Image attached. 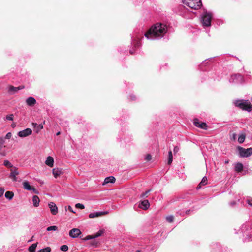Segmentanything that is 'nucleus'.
I'll list each match as a JSON object with an SVG mask.
<instances>
[{
    "label": "nucleus",
    "mask_w": 252,
    "mask_h": 252,
    "mask_svg": "<svg viewBox=\"0 0 252 252\" xmlns=\"http://www.w3.org/2000/svg\"><path fill=\"white\" fill-rule=\"evenodd\" d=\"M167 28L166 25L161 23H156L152 26L144 34L147 38H157L163 36L167 32Z\"/></svg>",
    "instance_id": "1"
},
{
    "label": "nucleus",
    "mask_w": 252,
    "mask_h": 252,
    "mask_svg": "<svg viewBox=\"0 0 252 252\" xmlns=\"http://www.w3.org/2000/svg\"><path fill=\"white\" fill-rule=\"evenodd\" d=\"M235 105L239 108L248 112H250L252 110V105L248 100H237L235 102Z\"/></svg>",
    "instance_id": "2"
},
{
    "label": "nucleus",
    "mask_w": 252,
    "mask_h": 252,
    "mask_svg": "<svg viewBox=\"0 0 252 252\" xmlns=\"http://www.w3.org/2000/svg\"><path fill=\"white\" fill-rule=\"evenodd\" d=\"M183 3L190 8L194 9H198L202 5L201 0H183Z\"/></svg>",
    "instance_id": "3"
},
{
    "label": "nucleus",
    "mask_w": 252,
    "mask_h": 252,
    "mask_svg": "<svg viewBox=\"0 0 252 252\" xmlns=\"http://www.w3.org/2000/svg\"><path fill=\"white\" fill-rule=\"evenodd\" d=\"M212 18V14L211 12L205 11L202 16V23L204 26L208 27L211 25Z\"/></svg>",
    "instance_id": "4"
},
{
    "label": "nucleus",
    "mask_w": 252,
    "mask_h": 252,
    "mask_svg": "<svg viewBox=\"0 0 252 252\" xmlns=\"http://www.w3.org/2000/svg\"><path fill=\"white\" fill-rule=\"evenodd\" d=\"M239 155L242 157H248L252 154V148L245 149L241 147H238Z\"/></svg>",
    "instance_id": "5"
},
{
    "label": "nucleus",
    "mask_w": 252,
    "mask_h": 252,
    "mask_svg": "<svg viewBox=\"0 0 252 252\" xmlns=\"http://www.w3.org/2000/svg\"><path fill=\"white\" fill-rule=\"evenodd\" d=\"M10 171H11V172H10L9 177L13 181H16L17 178H16V176L19 174V172L18 171V169L16 167H14L11 169Z\"/></svg>",
    "instance_id": "6"
},
{
    "label": "nucleus",
    "mask_w": 252,
    "mask_h": 252,
    "mask_svg": "<svg viewBox=\"0 0 252 252\" xmlns=\"http://www.w3.org/2000/svg\"><path fill=\"white\" fill-rule=\"evenodd\" d=\"M81 234V231L78 228H73L69 232V235L72 238H76Z\"/></svg>",
    "instance_id": "7"
},
{
    "label": "nucleus",
    "mask_w": 252,
    "mask_h": 252,
    "mask_svg": "<svg viewBox=\"0 0 252 252\" xmlns=\"http://www.w3.org/2000/svg\"><path fill=\"white\" fill-rule=\"evenodd\" d=\"M32 133V130L30 128H26L24 130L18 132V135L20 137H25L31 135Z\"/></svg>",
    "instance_id": "8"
},
{
    "label": "nucleus",
    "mask_w": 252,
    "mask_h": 252,
    "mask_svg": "<svg viewBox=\"0 0 252 252\" xmlns=\"http://www.w3.org/2000/svg\"><path fill=\"white\" fill-rule=\"evenodd\" d=\"M150 206V203L148 200H144L140 201L138 205V207L144 210H146L149 208Z\"/></svg>",
    "instance_id": "9"
},
{
    "label": "nucleus",
    "mask_w": 252,
    "mask_h": 252,
    "mask_svg": "<svg viewBox=\"0 0 252 252\" xmlns=\"http://www.w3.org/2000/svg\"><path fill=\"white\" fill-rule=\"evenodd\" d=\"M48 206L50 209L51 213L55 215L58 213V210L56 205L52 202L49 203Z\"/></svg>",
    "instance_id": "10"
},
{
    "label": "nucleus",
    "mask_w": 252,
    "mask_h": 252,
    "mask_svg": "<svg viewBox=\"0 0 252 252\" xmlns=\"http://www.w3.org/2000/svg\"><path fill=\"white\" fill-rule=\"evenodd\" d=\"M107 214L108 212L106 211L92 213H90L89 215V218L92 219L95 217H99L106 215Z\"/></svg>",
    "instance_id": "11"
},
{
    "label": "nucleus",
    "mask_w": 252,
    "mask_h": 252,
    "mask_svg": "<svg viewBox=\"0 0 252 252\" xmlns=\"http://www.w3.org/2000/svg\"><path fill=\"white\" fill-rule=\"evenodd\" d=\"M26 102L28 106H33L36 104V101L34 98L29 97L26 99Z\"/></svg>",
    "instance_id": "12"
},
{
    "label": "nucleus",
    "mask_w": 252,
    "mask_h": 252,
    "mask_svg": "<svg viewBox=\"0 0 252 252\" xmlns=\"http://www.w3.org/2000/svg\"><path fill=\"white\" fill-rule=\"evenodd\" d=\"M32 125L34 127V131L37 133H38L43 128L42 124L38 125L37 123H32Z\"/></svg>",
    "instance_id": "13"
},
{
    "label": "nucleus",
    "mask_w": 252,
    "mask_h": 252,
    "mask_svg": "<svg viewBox=\"0 0 252 252\" xmlns=\"http://www.w3.org/2000/svg\"><path fill=\"white\" fill-rule=\"evenodd\" d=\"M63 172L62 170L60 168H57L53 169V174L55 178H57L61 175L63 174Z\"/></svg>",
    "instance_id": "14"
},
{
    "label": "nucleus",
    "mask_w": 252,
    "mask_h": 252,
    "mask_svg": "<svg viewBox=\"0 0 252 252\" xmlns=\"http://www.w3.org/2000/svg\"><path fill=\"white\" fill-rule=\"evenodd\" d=\"M45 163L47 165L50 167H53L54 165V159L53 157L51 156H48L46 160L45 161Z\"/></svg>",
    "instance_id": "15"
},
{
    "label": "nucleus",
    "mask_w": 252,
    "mask_h": 252,
    "mask_svg": "<svg viewBox=\"0 0 252 252\" xmlns=\"http://www.w3.org/2000/svg\"><path fill=\"white\" fill-rule=\"evenodd\" d=\"M40 199L37 195H34L32 197V202L33 206L35 207H38L39 205Z\"/></svg>",
    "instance_id": "16"
},
{
    "label": "nucleus",
    "mask_w": 252,
    "mask_h": 252,
    "mask_svg": "<svg viewBox=\"0 0 252 252\" xmlns=\"http://www.w3.org/2000/svg\"><path fill=\"white\" fill-rule=\"evenodd\" d=\"M115 182V178L113 176H110L106 177L104 181L103 185H105L108 183H113Z\"/></svg>",
    "instance_id": "17"
},
{
    "label": "nucleus",
    "mask_w": 252,
    "mask_h": 252,
    "mask_svg": "<svg viewBox=\"0 0 252 252\" xmlns=\"http://www.w3.org/2000/svg\"><path fill=\"white\" fill-rule=\"evenodd\" d=\"M4 143V140L2 138H0V151H1L2 148L3 147V144ZM0 154L2 156H5L6 154L5 151L0 152Z\"/></svg>",
    "instance_id": "18"
},
{
    "label": "nucleus",
    "mask_w": 252,
    "mask_h": 252,
    "mask_svg": "<svg viewBox=\"0 0 252 252\" xmlns=\"http://www.w3.org/2000/svg\"><path fill=\"white\" fill-rule=\"evenodd\" d=\"M17 91H18L17 87H14L12 85H9L8 86V92L9 94H14L15 93H16Z\"/></svg>",
    "instance_id": "19"
},
{
    "label": "nucleus",
    "mask_w": 252,
    "mask_h": 252,
    "mask_svg": "<svg viewBox=\"0 0 252 252\" xmlns=\"http://www.w3.org/2000/svg\"><path fill=\"white\" fill-rule=\"evenodd\" d=\"M207 184V179L206 177H204L201 182L199 184V185L197 186L196 189H199L201 188L202 186H204Z\"/></svg>",
    "instance_id": "20"
},
{
    "label": "nucleus",
    "mask_w": 252,
    "mask_h": 252,
    "mask_svg": "<svg viewBox=\"0 0 252 252\" xmlns=\"http://www.w3.org/2000/svg\"><path fill=\"white\" fill-rule=\"evenodd\" d=\"M24 188L27 190H32V186H31L28 181H24L23 183Z\"/></svg>",
    "instance_id": "21"
},
{
    "label": "nucleus",
    "mask_w": 252,
    "mask_h": 252,
    "mask_svg": "<svg viewBox=\"0 0 252 252\" xmlns=\"http://www.w3.org/2000/svg\"><path fill=\"white\" fill-rule=\"evenodd\" d=\"M235 169L236 171L240 172L243 170V165L241 163H238L236 164Z\"/></svg>",
    "instance_id": "22"
},
{
    "label": "nucleus",
    "mask_w": 252,
    "mask_h": 252,
    "mask_svg": "<svg viewBox=\"0 0 252 252\" xmlns=\"http://www.w3.org/2000/svg\"><path fill=\"white\" fill-rule=\"evenodd\" d=\"M5 196L6 198L11 200L14 196V193L12 191H7L5 193Z\"/></svg>",
    "instance_id": "23"
},
{
    "label": "nucleus",
    "mask_w": 252,
    "mask_h": 252,
    "mask_svg": "<svg viewBox=\"0 0 252 252\" xmlns=\"http://www.w3.org/2000/svg\"><path fill=\"white\" fill-rule=\"evenodd\" d=\"M37 246V243L32 244L31 246H30L28 248L29 252H35Z\"/></svg>",
    "instance_id": "24"
},
{
    "label": "nucleus",
    "mask_w": 252,
    "mask_h": 252,
    "mask_svg": "<svg viewBox=\"0 0 252 252\" xmlns=\"http://www.w3.org/2000/svg\"><path fill=\"white\" fill-rule=\"evenodd\" d=\"M173 161V155L171 151L168 152V164L170 165Z\"/></svg>",
    "instance_id": "25"
},
{
    "label": "nucleus",
    "mask_w": 252,
    "mask_h": 252,
    "mask_svg": "<svg viewBox=\"0 0 252 252\" xmlns=\"http://www.w3.org/2000/svg\"><path fill=\"white\" fill-rule=\"evenodd\" d=\"M246 134L245 133L241 134L238 137V141L239 143H243L245 139Z\"/></svg>",
    "instance_id": "26"
},
{
    "label": "nucleus",
    "mask_w": 252,
    "mask_h": 252,
    "mask_svg": "<svg viewBox=\"0 0 252 252\" xmlns=\"http://www.w3.org/2000/svg\"><path fill=\"white\" fill-rule=\"evenodd\" d=\"M3 164L4 166L7 167L11 168V169L12 168V167H14L13 165L11 164V163L7 160H5L4 161Z\"/></svg>",
    "instance_id": "27"
},
{
    "label": "nucleus",
    "mask_w": 252,
    "mask_h": 252,
    "mask_svg": "<svg viewBox=\"0 0 252 252\" xmlns=\"http://www.w3.org/2000/svg\"><path fill=\"white\" fill-rule=\"evenodd\" d=\"M51 249L49 247H47L45 248L39 250L37 252H51Z\"/></svg>",
    "instance_id": "28"
},
{
    "label": "nucleus",
    "mask_w": 252,
    "mask_h": 252,
    "mask_svg": "<svg viewBox=\"0 0 252 252\" xmlns=\"http://www.w3.org/2000/svg\"><path fill=\"white\" fill-rule=\"evenodd\" d=\"M198 127L203 129H207V126L205 123L201 122L200 125H198Z\"/></svg>",
    "instance_id": "29"
},
{
    "label": "nucleus",
    "mask_w": 252,
    "mask_h": 252,
    "mask_svg": "<svg viewBox=\"0 0 252 252\" xmlns=\"http://www.w3.org/2000/svg\"><path fill=\"white\" fill-rule=\"evenodd\" d=\"M150 191H151V190L150 189V190H148L145 191V192L142 193L140 196V198L147 197L148 194L150 192Z\"/></svg>",
    "instance_id": "30"
},
{
    "label": "nucleus",
    "mask_w": 252,
    "mask_h": 252,
    "mask_svg": "<svg viewBox=\"0 0 252 252\" xmlns=\"http://www.w3.org/2000/svg\"><path fill=\"white\" fill-rule=\"evenodd\" d=\"M57 230H58V227L56 226H55V225L49 226V227H47V230L48 231H52V230L56 231Z\"/></svg>",
    "instance_id": "31"
},
{
    "label": "nucleus",
    "mask_w": 252,
    "mask_h": 252,
    "mask_svg": "<svg viewBox=\"0 0 252 252\" xmlns=\"http://www.w3.org/2000/svg\"><path fill=\"white\" fill-rule=\"evenodd\" d=\"M103 233V230H100L98 231L96 234H94V238L101 236Z\"/></svg>",
    "instance_id": "32"
},
{
    "label": "nucleus",
    "mask_w": 252,
    "mask_h": 252,
    "mask_svg": "<svg viewBox=\"0 0 252 252\" xmlns=\"http://www.w3.org/2000/svg\"><path fill=\"white\" fill-rule=\"evenodd\" d=\"M60 249L63 252H66L68 250V247L67 245H63L61 247Z\"/></svg>",
    "instance_id": "33"
},
{
    "label": "nucleus",
    "mask_w": 252,
    "mask_h": 252,
    "mask_svg": "<svg viewBox=\"0 0 252 252\" xmlns=\"http://www.w3.org/2000/svg\"><path fill=\"white\" fill-rule=\"evenodd\" d=\"M201 122H200L198 119L195 118L193 120V123L194 125L198 127V125H200Z\"/></svg>",
    "instance_id": "34"
},
{
    "label": "nucleus",
    "mask_w": 252,
    "mask_h": 252,
    "mask_svg": "<svg viewBox=\"0 0 252 252\" xmlns=\"http://www.w3.org/2000/svg\"><path fill=\"white\" fill-rule=\"evenodd\" d=\"M174 217L173 216H169L166 217V220L168 222L171 223L173 221Z\"/></svg>",
    "instance_id": "35"
},
{
    "label": "nucleus",
    "mask_w": 252,
    "mask_h": 252,
    "mask_svg": "<svg viewBox=\"0 0 252 252\" xmlns=\"http://www.w3.org/2000/svg\"><path fill=\"white\" fill-rule=\"evenodd\" d=\"M75 207H76V208L80 209H83L85 208L84 205L83 204H80V203L76 204Z\"/></svg>",
    "instance_id": "36"
},
{
    "label": "nucleus",
    "mask_w": 252,
    "mask_h": 252,
    "mask_svg": "<svg viewBox=\"0 0 252 252\" xmlns=\"http://www.w3.org/2000/svg\"><path fill=\"white\" fill-rule=\"evenodd\" d=\"M140 45V40L139 39L135 40L134 42V46L135 47H138Z\"/></svg>",
    "instance_id": "37"
},
{
    "label": "nucleus",
    "mask_w": 252,
    "mask_h": 252,
    "mask_svg": "<svg viewBox=\"0 0 252 252\" xmlns=\"http://www.w3.org/2000/svg\"><path fill=\"white\" fill-rule=\"evenodd\" d=\"M94 235H87L84 239V240H90V239H94Z\"/></svg>",
    "instance_id": "38"
},
{
    "label": "nucleus",
    "mask_w": 252,
    "mask_h": 252,
    "mask_svg": "<svg viewBox=\"0 0 252 252\" xmlns=\"http://www.w3.org/2000/svg\"><path fill=\"white\" fill-rule=\"evenodd\" d=\"M152 159V156L150 154H147L145 157V160L147 161H150Z\"/></svg>",
    "instance_id": "39"
},
{
    "label": "nucleus",
    "mask_w": 252,
    "mask_h": 252,
    "mask_svg": "<svg viewBox=\"0 0 252 252\" xmlns=\"http://www.w3.org/2000/svg\"><path fill=\"white\" fill-rule=\"evenodd\" d=\"M6 118L8 120L12 121L13 119V114H10V115H7Z\"/></svg>",
    "instance_id": "40"
},
{
    "label": "nucleus",
    "mask_w": 252,
    "mask_h": 252,
    "mask_svg": "<svg viewBox=\"0 0 252 252\" xmlns=\"http://www.w3.org/2000/svg\"><path fill=\"white\" fill-rule=\"evenodd\" d=\"M179 151V148L178 146H175L173 150L174 154L178 153Z\"/></svg>",
    "instance_id": "41"
},
{
    "label": "nucleus",
    "mask_w": 252,
    "mask_h": 252,
    "mask_svg": "<svg viewBox=\"0 0 252 252\" xmlns=\"http://www.w3.org/2000/svg\"><path fill=\"white\" fill-rule=\"evenodd\" d=\"M236 133H233L232 136H231V139H233V140H235L236 139Z\"/></svg>",
    "instance_id": "42"
},
{
    "label": "nucleus",
    "mask_w": 252,
    "mask_h": 252,
    "mask_svg": "<svg viewBox=\"0 0 252 252\" xmlns=\"http://www.w3.org/2000/svg\"><path fill=\"white\" fill-rule=\"evenodd\" d=\"M11 136H12L11 133L10 132H8L6 135L5 138L6 139H9L10 138H11Z\"/></svg>",
    "instance_id": "43"
},
{
    "label": "nucleus",
    "mask_w": 252,
    "mask_h": 252,
    "mask_svg": "<svg viewBox=\"0 0 252 252\" xmlns=\"http://www.w3.org/2000/svg\"><path fill=\"white\" fill-rule=\"evenodd\" d=\"M32 190H33V191L35 193H36V194H38L39 193L38 191L34 187H32Z\"/></svg>",
    "instance_id": "44"
},
{
    "label": "nucleus",
    "mask_w": 252,
    "mask_h": 252,
    "mask_svg": "<svg viewBox=\"0 0 252 252\" xmlns=\"http://www.w3.org/2000/svg\"><path fill=\"white\" fill-rule=\"evenodd\" d=\"M4 192V189L2 188H0V197L3 195Z\"/></svg>",
    "instance_id": "45"
},
{
    "label": "nucleus",
    "mask_w": 252,
    "mask_h": 252,
    "mask_svg": "<svg viewBox=\"0 0 252 252\" xmlns=\"http://www.w3.org/2000/svg\"><path fill=\"white\" fill-rule=\"evenodd\" d=\"M24 88H25V86L24 85H21V86L17 87V90H18V91H19L20 90L24 89Z\"/></svg>",
    "instance_id": "46"
},
{
    "label": "nucleus",
    "mask_w": 252,
    "mask_h": 252,
    "mask_svg": "<svg viewBox=\"0 0 252 252\" xmlns=\"http://www.w3.org/2000/svg\"><path fill=\"white\" fill-rule=\"evenodd\" d=\"M247 201L248 204L249 205H250V206H252V200H250V199H249V200H247Z\"/></svg>",
    "instance_id": "47"
},
{
    "label": "nucleus",
    "mask_w": 252,
    "mask_h": 252,
    "mask_svg": "<svg viewBox=\"0 0 252 252\" xmlns=\"http://www.w3.org/2000/svg\"><path fill=\"white\" fill-rule=\"evenodd\" d=\"M68 210H69V211H70V212H72V213H75V212L73 211V209H72V207H71L70 206H68Z\"/></svg>",
    "instance_id": "48"
},
{
    "label": "nucleus",
    "mask_w": 252,
    "mask_h": 252,
    "mask_svg": "<svg viewBox=\"0 0 252 252\" xmlns=\"http://www.w3.org/2000/svg\"><path fill=\"white\" fill-rule=\"evenodd\" d=\"M228 163H229V160H226V161H225V164H228Z\"/></svg>",
    "instance_id": "49"
},
{
    "label": "nucleus",
    "mask_w": 252,
    "mask_h": 252,
    "mask_svg": "<svg viewBox=\"0 0 252 252\" xmlns=\"http://www.w3.org/2000/svg\"><path fill=\"white\" fill-rule=\"evenodd\" d=\"M60 134H61V132H58L57 133L56 135H59Z\"/></svg>",
    "instance_id": "50"
},
{
    "label": "nucleus",
    "mask_w": 252,
    "mask_h": 252,
    "mask_svg": "<svg viewBox=\"0 0 252 252\" xmlns=\"http://www.w3.org/2000/svg\"><path fill=\"white\" fill-rule=\"evenodd\" d=\"M130 53L131 54H133V52L132 51H130Z\"/></svg>",
    "instance_id": "51"
},
{
    "label": "nucleus",
    "mask_w": 252,
    "mask_h": 252,
    "mask_svg": "<svg viewBox=\"0 0 252 252\" xmlns=\"http://www.w3.org/2000/svg\"><path fill=\"white\" fill-rule=\"evenodd\" d=\"M135 252H141V251L140 250H137Z\"/></svg>",
    "instance_id": "52"
},
{
    "label": "nucleus",
    "mask_w": 252,
    "mask_h": 252,
    "mask_svg": "<svg viewBox=\"0 0 252 252\" xmlns=\"http://www.w3.org/2000/svg\"><path fill=\"white\" fill-rule=\"evenodd\" d=\"M12 126L13 127H14V126H15V125H14V124L12 125Z\"/></svg>",
    "instance_id": "53"
}]
</instances>
